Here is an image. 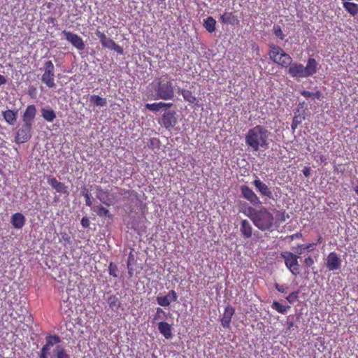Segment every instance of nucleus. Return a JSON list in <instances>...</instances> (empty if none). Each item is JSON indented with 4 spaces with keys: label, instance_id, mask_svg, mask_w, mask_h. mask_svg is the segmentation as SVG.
Segmentation results:
<instances>
[{
    "label": "nucleus",
    "instance_id": "49530a36",
    "mask_svg": "<svg viewBox=\"0 0 358 358\" xmlns=\"http://www.w3.org/2000/svg\"><path fill=\"white\" fill-rule=\"evenodd\" d=\"M81 224L84 228H87L90 226V220L87 217H83Z\"/></svg>",
    "mask_w": 358,
    "mask_h": 358
},
{
    "label": "nucleus",
    "instance_id": "4d7b16f0",
    "mask_svg": "<svg viewBox=\"0 0 358 358\" xmlns=\"http://www.w3.org/2000/svg\"><path fill=\"white\" fill-rule=\"evenodd\" d=\"M302 237V234L301 233H296L295 234H293L292 236V238L293 239L294 238H301Z\"/></svg>",
    "mask_w": 358,
    "mask_h": 358
},
{
    "label": "nucleus",
    "instance_id": "f03ea898",
    "mask_svg": "<svg viewBox=\"0 0 358 358\" xmlns=\"http://www.w3.org/2000/svg\"><path fill=\"white\" fill-rule=\"evenodd\" d=\"M244 213L262 231L269 230L273 225V215L264 207L257 210L249 206Z\"/></svg>",
    "mask_w": 358,
    "mask_h": 358
},
{
    "label": "nucleus",
    "instance_id": "4c0bfd02",
    "mask_svg": "<svg viewBox=\"0 0 358 358\" xmlns=\"http://www.w3.org/2000/svg\"><path fill=\"white\" fill-rule=\"evenodd\" d=\"M298 294H299V292L298 291H296V292H291L287 297H286V300L290 303H293L294 301H296L298 299Z\"/></svg>",
    "mask_w": 358,
    "mask_h": 358
},
{
    "label": "nucleus",
    "instance_id": "5fc2aeb1",
    "mask_svg": "<svg viewBox=\"0 0 358 358\" xmlns=\"http://www.w3.org/2000/svg\"><path fill=\"white\" fill-rule=\"evenodd\" d=\"M55 22H56V19L54 18V17H49L48 19V23H49V24H54Z\"/></svg>",
    "mask_w": 358,
    "mask_h": 358
},
{
    "label": "nucleus",
    "instance_id": "58836bf2",
    "mask_svg": "<svg viewBox=\"0 0 358 358\" xmlns=\"http://www.w3.org/2000/svg\"><path fill=\"white\" fill-rule=\"evenodd\" d=\"M274 285L275 289L281 293H286L287 291L288 287L286 285H280L278 283H275Z\"/></svg>",
    "mask_w": 358,
    "mask_h": 358
},
{
    "label": "nucleus",
    "instance_id": "c03bdc74",
    "mask_svg": "<svg viewBox=\"0 0 358 358\" xmlns=\"http://www.w3.org/2000/svg\"><path fill=\"white\" fill-rule=\"evenodd\" d=\"M83 195H84L85 199V204H86V206L90 207L92 205V202L91 201V199H90L89 193L88 192H85L83 194Z\"/></svg>",
    "mask_w": 358,
    "mask_h": 358
},
{
    "label": "nucleus",
    "instance_id": "aec40b11",
    "mask_svg": "<svg viewBox=\"0 0 358 358\" xmlns=\"http://www.w3.org/2000/svg\"><path fill=\"white\" fill-rule=\"evenodd\" d=\"M252 227L250 222L246 220H243L241 223L240 231L245 238H249L252 235Z\"/></svg>",
    "mask_w": 358,
    "mask_h": 358
},
{
    "label": "nucleus",
    "instance_id": "2eb2a0df",
    "mask_svg": "<svg viewBox=\"0 0 358 358\" xmlns=\"http://www.w3.org/2000/svg\"><path fill=\"white\" fill-rule=\"evenodd\" d=\"M48 184L60 194H69L68 187L64 183L58 181L55 177L49 176L48 178Z\"/></svg>",
    "mask_w": 358,
    "mask_h": 358
},
{
    "label": "nucleus",
    "instance_id": "c756f323",
    "mask_svg": "<svg viewBox=\"0 0 358 358\" xmlns=\"http://www.w3.org/2000/svg\"><path fill=\"white\" fill-rule=\"evenodd\" d=\"M54 354L57 358H71L70 355L67 354L65 349L61 345L56 347Z\"/></svg>",
    "mask_w": 358,
    "mask_h": 358
},
{
    "label": "nucleus",
    "instance_id": "b1692460",
    "mask_svg": "<svg viewBox=\"0 0 358 358\" xmlns=\"http://www.w3.org/2000/svg\"><path fill=\"white\" fill-rule=\"evenodd\" d=\"M343 7L351 16L358 14V4L355 3L345 1L343 2Z\"/></svg>",
    "mask_w": 358,
    "mask_h": 358
},
{
    "label": "nucleus",
    "instance_id": "e433bc0d",
    "mask_svg": "<svg viewBox=\"0 0 358 358\" xmlns=\"http://www.w3.org/2000/svg\"><path fill=\"white\" fill-rule=\"evenodd\" d=\"M164 317H166V312L162 308H157L153 320L155 321L159 319H163Z\"/></svg>",
    "mask_w": 358,
    "mask_h": 358
},
{
    "label": "nucleus",
    "instance_id": "20e7f679",
    "mask_svg": "<svg viewBox=\"0 0 358 358\" xmlns=\"http://www.w3.org/2000/svg\"><path fill=\"white\" fill-rule=\"evenodd\" d=\"M270 51L268 55L270 59L277 64L284 68H287L292 62V58L287 54L281 48L274 44L269 45Z\"/></svg>",
    "mask_w": 358,
    "mask_h": 358
},
{
    "label": "nucleus",
    "instance_id": "f704fd0d",
    "mask_svg": "<svg viewBox=\"0 0 358 358\" xmlns=\"http://www.w3.org/2000/svg\"><path fill=\"white\" fill-rule=\"evenodd\" d=\"M96 213L99 217H110L109 210L102 206L97 207Z\"/></svg>",
    "mask_w": 358,
    "mask_h": 358
},
{
    "label": "nucleus",
    "instance_id": "412c9836",
    "mask_svg": "<svg viewBox=\"0 0 358 358\" xmlns=\"http://www.w3.org/2000/svg\"><path fill=\"white\" fill-rule=\"evenodd\" d=\"M11 223L15 228L21 229L24 225L25 217L22 213H16L11 217Z\"/></svg>",
    "mask_w": 358,
    "mask_h": 358
},
{
    "label": "nucleus",
    "instance_id": "f257e3e1",
    "mask_svg": "<svg viewBox=\"0 0 358 358\" xmlns=\"http://www.w3.org/2000/svg\"><path fill=\"white\" fill-rule=\"evenodd\" d=\"M269 131L262 125H257L248 130L245 134V143L252 151L257 152L260 148H267Z\"/></svg>",
    "mask_w": 358,
    "mask_h": 358
},
{
    "label": "nucleus",
    "instance_id": "09e8293b",
    "mask_svg": "<svg viewBox=\"0 0 358 358\" xmlns=\"http://www.w3.org/2000/svg\"><path fill=\"white\" fill-rule=\"evenodd\" d=\"M301 94L305 98H310L313 97V93L309 91L303 90L302 92H301Z\"/></svg>",
    "mask_w": 358,
    "mask_h": 358
},
{
    "label": "nucleus",
    "instance_id": "1a4fd4ad",
    "mask_svg": "<svg viewBox=\"0 0 358 358\" xmlns=\"http://www.w3.org/2000/svg\"><path fill=\"white\" fill-rule=\"evenodd\" d=\"M32 136V125L23 122L16 132L15 142L17 144L26 143Z\"/></svg>",
    "mask_w": 358,
    "mask_h": 358
},
{
    "label": "nucleus",
    "instance_id": "2f4dec72",
    "mask_svg": "<svg viewBox=\"0 0 358 358\" xmlns=\"http://www.w3.org/2000/svg\"><path fill=\"white\" fill-rule=\"evenodd\" d=\"M46 344L50 348L61 342V338L57 335H48L45 338Z\"/></svg>",
    "mask_w": 358,
    "mask_h": 358
},
{
    "label": "nucleus",
    "instance_id": "c9c22d12",
    "mask_svg": "<svg viewBox=\"0 0 358 358\" xmlns=\"http://www.w3.org/2000/svg\"><path fill=\"white\" fill-rule=\"evenodd\" d=\"M273 34H275V36L277 38H280L281 40L284 39L285 34H283L280 26H279V25H274L273 28Z\"/></svg>",
    "mask_w": 358,
    "mask_h": 358
},
{
    "label": "nucleus",
    "instance_id": "7c9ffc66",
    "mask_svg": "<svg viewBox=\"0 0 358 358\" xmlns=\"http://www.w3.org/2000/svg\"><path fill=\"white\" fill-rule=\"evenodd\" d=\"M108 303L110 308L113 310H117L120 307V302L119 299L115 295H112L108 297Z\"/></svg>",
    "mask_w": 358,
    "mask_h": 358
},
{
    "label": "nucleus",
    "instance_id": "de8ad7c7",
    "mask_svg": "<svg viewBox=\"0 0 358 358\" xmlns=\"http://www.w3.org/2000/svg\"><path fill=\"white\" fill-rule=\"evenodd\" d=\"M50 349V347L48 346L46 343L42 347L41 350V353L43 354H45V355H48L49 354V350Z\"/></svg>",
    "mask_w": 358,
    "mask_h": 358
},
{
    "label": "nucleus",
    "instance_id": "a19ab883",
    "mask_svg": "<svg viewBox=\"0 0 358 358\" xmlns=\"http://www.w3.org/2000/svg\"><path fill=\"white\" fill-rule=\"evenodd\" d=\"M117 266L115 265H113L111 263L109 266V273L110 275L116 278L117 276Z\"/></svg>",
    "mask_w": 358,
    "mask_h": 358
},
{
    "label": "nucleus",
    "instance_id": "cd10ccee",
    "mask_svg": "<svg viewBox=\"0 0 358 358\" xmlns=\"http://www.w3.org/2000/svg\"><path fill=\"white\" fill-rule=\"evenodd\" d=\"M216 20L211 16L208 17L203 20V27L210 33L215 30Z\"/></svg>",
    "mask_w": 358,
    "mask_h": 358
},
{
    "label": "nucleus",
    "instance_id": "393cba45",
    "mask_svg": "<svg viewBox=\"0 0 358 358\" xmlns=\"http://www.w3.org/2000/svg\"><path fill=\"white\" fill-rule=\"evenodd\" d=\"M41 116L47 122H52L56 118V113L52 108H43L41 110Z\"/></svg>",
    "mask_w": 358,
    "mask_h": 358
},
{
    "label": "nucleus",
    "instance_id": "603ef678",
    "mask_svg": "<svg viewBox=\"0 0 358 358\" xmlns=\"http://www.w3.org/2000/svg\"><path fill=\"white\" fill-rule=\"evenodd\" d=\"M310 168L309 167H304V169H303V175L306 176V177H308L310 175Z\"/></svg>",
    "mask_w": 358,
    "mask_h": 358
},
{
    "label": "nucleus",
    "instance_id": "ea45409f",
    "mask_svg": "<svg viewBox=\"0 0 358 358\" xmlns=\"http://www.w3.org/2000/svg\"><path fill=\"white\" fill-rule=\"evenodd\" d=\"M166 296H169V299L171 300V302L176 301L178 299V295H177L176 291L173 289L169 291Z\"/></svg>",
    "mask_w": 358,
    "mask_h": 358
},
{
    "label": "nucleus",
    "instance_id": "bb28decb",
    "mask_svg": "<svg viewBox=\"0 0 358 358\" xmlns=\"http://www.w3.org/2000/svg\"><path fill=\"white\" fill-rule=\"evenodd\" d=\"M90 101L92 104H93L95 106H106L107 105V100L106 98H102L98 95H91L90 97Z\"/></svg>",
    "mask_w": 358,
    "mask_h": 358
},
{
    "label": "nucleus",
    "instance_id": "4468645a",
    "mask_svg": "<svg viewBox=\"0 0 358 358\" xmlns=\"http://www.w3.org/2000/svg\"><path fill=\"white\" fill-rule=\"evenodd\" d=\"M235 313V309L230 304H228L224 311L223 316L221 319V324L225 329L230 327L231 318Z\"/></svg>",
    "mask_w": 358,
    "mask_h": 358
},
{
    "label": "nucleus",
    "instance_id": "6e6552de",
    "mask_svg": "<svg viewBox=\"0 0 358 358\" xmlns=\"http://www.w3.org/2000/svg\"><path fill=\"white\" fill-rule=\"evenodd\" d=\"M95 34L99 38L100 43L103 48L113 50L119 55L123 54V48L117 45L113 39L108 38L103 32L101 31L99 29H96Z\"/></svg>",
    "mask_w": 358,
    "mask_h": 358
},
{
    "label": "nucleus",
    "instance_id": "ddd939ff",
    "mask_svg": "<svg viewBox=\"0 0 358 358\" xmlns=\"http://www.w3.org/2000/svg\"><path fill=\"white\" fill-rule=\"evenodd\" d=\"M241 194L243 198L247 199L254 206L261 204V201L257 194L247 185L241 187Z\"/></svg>",
    "mask_w": 358,
    "mask_h": 358
},
{
    "label": "nucleus",
    "instance_id": "a211bd4d",
    "mask_svg": "<svg viewBox=\"0 0 358 358\" xmlns=\"http://www.w3.org/2000/svg\"><path fill=\"white\" fill-rule=\"evenodd\" d=\"M158 330L159 333L166 339H171L173 337L172 327L166 322H159L158 324Z\"/></svg>",
    "mask_w": 358,
    "mask_h": 358
},
{
    "label": "nucleus",
    "instance_id": "f8f14e48",
    "mask_svg": "<svg viewBox=\"0 0 358 358\" xmlns=\"http://www.w3.org/2000/svg\"><path fill=\"white\" fill-rule=\"evenodd\" d=\"M342 260L335 252H331L327 257L325 265L329 271H336L341 268Z\"/></svg>",
    "mask_w": 358,
    "mask_h": 358
},
{
    "label": "nucleus",
    "instance_id": "bf43d9fd",
    "mask_svg": "<svg viewBox=\"0 0 358 358\" xmlns=\"http://www.w3.org/2000/svg\"><path fill=\"white\" fill-rule=\"evenodd\" d=\"M292 326H293V322H289V323L288 324V327H289V328H291Z\"/></svg>",
    "mask_w": 358,
    "mask_h": 358
},
{
    "label": "nucleus",
    "instance_id": "9b49d317",
    "mask_svg": "<svg viewBox=\"0 0 358 358\" xmlns=\"http://www.w3.org/2000/svg\"><path fill=\"white\" fill-rule=\"evenodd\" d=\"M66 40H67L71 45L78 50H83L85 49V43L83 38L76 34L68 31L66 30L62 31Z\"/></svg>",
    "mask_w": 358,
    "mask_h": 358
},
{
    "label": "nucleus",
    "instance_id": "c85d7f7f",
    "mask_svg": "<svg viewBox=\"0 0 358 358\" xmlns=\"http://www.w3.org/2000/svg\"><path fill=\"white\" fill-rule=\"evenodd\" d=\"M271 308L275 310L278 313L285 314L287 312V310L290 308L289 306H282L278 301H273Z\"/></svg>",
    "mask_w": 358,
    "mask_h": 358
},
{
    "label": "nucleus",
    "instance_id": "5701e85b",
    "mask_svg": "<svg viewBox=\"0 0 358 358\" xmlns=\"http://www.w3.org/2000/svg\"><path fill=\"white\" fill-rule=\"evenodd\" d=\"M171 103H164V102H158V103H147L145 104V108L148 109L151 111H159L162 108H170L172 106Z\"/></svg>",
    "mask_w": 358,
    "mask_h": 358
},
{
    "label": "nucleus",
    "instance_id": "6e6d98bb",
    "mask_svg": "<svg viewBox=\"0 0 358 358\" xmlns=\"http://www.w3.org/2000/svg\"><path fill=\"white\" fill-rule=\"evenodd\" d=\"M322 241H323V238H322V236L319 235V237H318V238L317 240V242L315 244V245H317V244H320V243H322Z\"/></svg>",
    "mask_w": 358,
    "mask_h": 358
},
{
    "label": "nucleus",
    "instance_id": "9d476101",
    "mask_svg": "<svg viewBox=\"0 0 358 358\" xmlns=\"http://www.w3.org/2000/svg\"><path fill=\"white\" fill-rule=\"evenodd\" d=\"M177 123L178 120L176 117V112L170 110L165 111L162 115L161 120L159 121V124L168 130L173 128Z\"/></svg>",
    "mask_w": 358,
    "mask_h": 358
},
{
    "label": "nucleus",
    "instance_id": "7ed1b4c3",
    "mask_svg": "<svg viewBox=\"0 0 358 358\" xmlns=\"http://www.w3.org/2000/svg\"><path fill=\"white\" fill-rule=\"evenodd\" d=\"M318 65V62L314 58L309 57L306 66L301 63L292 62L288 66V73L294 78L311 77L317 73Z\"/></svg>",
    "mask_w": 358,
    "mask_h": 358
},
{
    "label": "nucleus",
    "instance_id": "72a5a7b5",
    "mask_svg": "<svg viewBox=\"0 0 358 358\" xmlns=\"http://www.w3.org/2000/svg\"><path fill=\"white\" fill-rule=\"evenodd\" d=\"M315 246V243H308V244H303L300 245L298 246L297 253L299 255H301L303 253V250H312Z\"/></svg>",
    "mask_w": 358,
    "mask_h": 358
},
{
    "label": "nucleus",
    "instance_id": "8fccbe9b",
    "mask_svg": "<svg viewBox=\"0 0 358 358\" xmlns=\"http://www.w3.org/2000/svg\"><path fill=\"white\" fill-rule=\"evenodd\" d=\"M313 97L317 99H321L322 98V94L320 91H317L316 92L313 93Z\"/></svg>",
    "mask_w": 358,
    "mask_h": 358
},
{
    "label": "nucleus",
    "instance_id": "f3484780",
    "mask_svg": "<svg viewBox=\"0 0 358 358\" xmlns=\"http://www.w3.org/2000/svg\"><path fill=\"white\" fill-rule=\"evenodd\" d=\"M220 21L224 24L235 25L238 23V17L233 12L224 11L220 17Z\"/></svg>",
    "mask_w": 358,
    "mask_h": 358
},
{
    "label": "nucleus",
    "instance_id": "864d4df0",
    "mask_svg": "<svg viewBox=\"0 0 358 358\" xmlns=\"http://www.w3.org/2000/svg\"><path fill=\"white\" fill-rule=\"evenodd\" d=\"M281 221H285L286 220V216H285V212L283 211L282 213H280V218H279Z\"/></svg>",
    "mask_w": 358,
    "mask_h": 358
},
{
    "label": "nucleus",
    "instance_id": "39448f33",
    "mask_svg": "<svg viewBox=\"0 0 358 358\" xmlns=\"http://www.w3.org/2000/svg\"><path fill=\"white\" fill-rule=\"evenodd\" d=\"M155 99L170 100L174 96V90L171 81L159 80L155 87Z\"/></svg>",
    "mask_w": 358,
    "mask_h": 358
},
{
    "label": "nucleus",
    "instance_id": "6ab92c4d",
    "mask_svg": "<svg viewBox=\"0 0 358 358\" xmlns=\"http://www.w3.org/2000/svg\"><path fill=\"white\" fill-rule=\"evenodd\" d=\"M253 185L259 191L262 196H266L268 197H271L272 196V192L268 185L264 183L260 179L257 178L255 180Z\"/></svg>",
    "mask_w": 358,
    "mask_h": 358
},
{
    "label": "nucleus",
    "instance_id": "4be33fe9",
    "mask_svg": "<svg viewBox=\"0 0 358 358\" xmlns=\"http://www.w3.org/2000/svg\"><path fill=\"white\" fill-rule=\"evenodd\" d=\"M4 120L10 125H13L17 120V112L13 110H6L2 113Z\"/></svg>",
    "mask_w": 358,
    "mask_h": 358
},
{
    "label": "nucleus",
    "instance_id": "473e14b6",
    "mask_svg": "<svg viewBox=\"0 0 358 358\" xmlns=\"http://www.w3.org/2000/svg\"><path fill=\"white\" fill-rule=\"evenodd\" d=\"M157 303L163 307L169 306L171 304V300L169 299V296H159L156 298Z\"/></svg>",
    "mask_w": 358,
    "mask_h": 358
},
{
    "label": "nucleus",
    "instance_id": "13d9d810",
    "mask_svg": "<svg viewBox=\"0 0 358 358\" xmlns=\"http://www.w3.org/2000/svg\"><path fill=\"white\" fill-rule=\"evenodd\" d=\"M39 358H48V355H45V354H43V353L40 352Z\"/></svg>",
    "mask_w": 358,
    "mask_h": 358
},
{
    "label": "nucleus",
    "instance_id": "a18cd8bd",
    "mask_svg": "<svg viewBox=\"0 0 358 358\" xmlns=\"http://www.w3.org/2000/svg\"><path fill=\"white\" fill-rule=\"evenodd\" d=\"M299 123H300V122L298 121V117H294L293 118V120H292V124H291L292 129L293 130H295L297 128V127H298Z\"/></svg>",
    "mask_w": 358,
    "mask_h": 358
},
{
    "label": "nucleus",
    "instance_id": "79ce46f5",
    "mask_svg": "<svg viewBox=\"0 0 358 358\" xmlns=\"http://www.w3.org/2000/svg\"><path fill=\"white\" fill-rule=\"evenodd\" d=\"M61 237L64 245L69 244L71 243V237L66 233H62Z\"/></svg>",
    "mask_w": 358,
    "mask_h": 358
},
{
    "label": "nucleus",
    "instance_id": "3c124183",
    "mask_svg": "<svg viewBox=\"0 0 358 358\" xmlns=\"http://www.w3.org/2000/svg\"><path fill=\"white\" fill-rule=\"evenodd\" d=\"M6 83H7V79L6 78V77L3 76V75L0 74V85H5V84H6Z\"/></svg>",
    "mask_w": 358,
    "mask_h": 358
},
{
    "label": "nucleus",
    "instance_id": "a878e982",
    "mask_svg": "<svg viewBox=\"0 0 358 358\" xmlns=\"http://www.w3.org/2000/svg\"><path fill=\"white\" fill-rule=\"evenodd\" d=\"M178 92L182 96L184 99L189 103H195L197 101L196 97L188 90L181 89Z\"/></svg>",
    "mask_w": 358,
    "mask_h": 358
},
{
    "label": "nucleus",
    "instance_id": "0eeeda50",
    "mask_svg": "<svg viewBox=\"0 0 358 358\" xmlns=\"http://www.w3.org/2000/svg\"><path fill=\"white\" fill-rule=\"evenodd\" d=\"M281 257L285 260L286 267L294 275L299 273V256L291 252L285 251L281 253Z\"/></svg>",
    "mask_w": 358,
    "mask_h": 358
},
{
    "label": "nucleus",
    "instance_id": "423d86ee",
    "mask_svg": "<svg viewBox=\"0 0 358 358\" xmlns=\"http://www.w3.org/2000/svg\"><path fill=\"white\" fill-rule=\"evenodd\" d=\"M44 73L41 77V81L48 87L53 88L55 83V67L51 60H48L44 63L43 68Z\"/></svg>",
    "mask_w": 358,
    "mask_h": 358
},
{
    "label": "nucleus",
    "instance_id": "37998d69",
    "mask_svg": "<svg viewBox=\"0 0 358 358\" xmlns=\"http://www.w3.org/2000/svg\"><path fill=\"white\" fill-rule=\"evenodd\" d=\"M304 264L306 267H310L314 264V260L310 256H309L304 259Z\"/></svg>",
    "mask_w": 358,
    "mask_h": 358
},
{
    "label": "nucleus",
    "instance_id": "dca6fc26",
    "mask_svg": "<svg viewBox=\"0 0 358 358\" xmlns=\"http://www.w3.org/2000/svg\"><path fill=\"white\" fill-rule=\"evenodd\" d=\"M36 114V106L34 105H29L22 115V122L32 125Z\"/></svg>",
    "mask_w": 358,
    "mask_h": 358
}]
</instances>
